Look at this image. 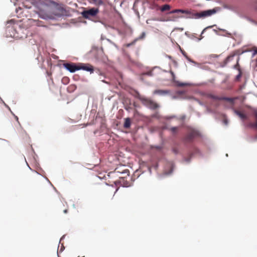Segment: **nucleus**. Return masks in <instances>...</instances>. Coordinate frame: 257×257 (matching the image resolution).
<instances>
[{
	"label": "nucleus",
	"instance_id": "nucleus-16",
	"mask_svg": "<svg viewBox=\"0 0 257 257\" xmlns=\"http://www.w3.org/2000/svg\"><path fill=\"white\" fill-rule=\"evenodd\" d=\"M171 9V6L169 5L166 4L163 5L161 8L160 10L162 12L169 11Z\"/></svg>",
	"mask_w": 257,
	"mask_h": 257
},
{
	"label": "nucleus",
	"instance_id": "nucleus-15",
	"mask_svg": "<svg viewBox=\"0 0 257 257\" xmlns=\"http://www.w3.org/2000/svg\"><path fill=\"white\" fill-rule=\"evenodd\" d=\"M254 115L255 118V121L254 122L250 123L249 126L252 127L257 128V111H255L254 112Z\"/></svg>",
	"mask_w": 257,
	"mask_h": 257
},
{
	"label": "nucleus",
	"instance_id": "nucleus-6",
	"mask_svg": "<svg viewBox=\"0 0 257 257\" xmlns=\"http://www.w3.org/2000/svg\"><path fill=\"white\" fill-rule=\"evenodd\" d=\"M244 51H242L241 50H237L235 51L234 52L233 54H230L229 55L224 61V66L226 65L230 61L233 60V57L235 55H240L243 53Z\"/></svg>",
	"mask_w": 257,
	"mask_h": 257
},
{
	"label": "nucleus",
	"instance_id": "nucleus-25",
	"mask_svg": "<svg viewBox=\"0 0 257 257\" xmlns=\"http://www.w3.org/2000/svg\"><path fill=\"white\" fill-rule=\"evenodd\" d=\"M63 212H64V213H67V212H68V210H67V209H65V210L63 211Z\"/></svg>",
	"mask_w": 257,
	"mask_h": 257
},
{
	"label": "nucleus",
	"instance_id": "nucleus-10",
	"mask_svg": "<svg viewBox=\"0 0 257 257\" xmlns=\"http://www.w3.org/2000/svg\"><path fill=\"white\" fill-rule=\"evenodd\" d=\"M115 173H119V174H125V176L122 177V178H124L126 176L129 175V170L128 169H122L121 167H117L114 170Z\"/></svg>",
	"mask_w": 257,
	"mask_h": 257
},
{
	"label": "nucleus",
	"instance_id": "nucleus-28",
	"mask_svg": "<svg viewBox=\"0 0 257 257\" xmlns=\"http://www.w3.org/2000/svg\"><path fill=\"white\" fill-rule=\"evenodd\" d=\"M65 80H67V78H63V80L64 81Z\"/></svg>",
	"mask_w": 257,
	"mask_h": 257
},
{
	"label": "nucleus",
	"instance_id": "nucleus-24",
	"mask_svg": "<svg viewBox=\"0 0 257 257\" xmlns=\"http://www.w3.org/2000/svg\"><path fill=\"white\" fill-rule=\"evenodd\" d=\"M257 54V49H255L254 51L253 55H256Z\"/></svg>",
	"mask_w": 257,
	"mask_h": 257
},
{
	"label": "nucleus",
	"instance_id": "nucleus-2",
	"mask_svg": "<svg viewBox=\"0 0 257 257\" xmlns=\"http://www.w3.org/2000/svg\"><path fill=\"white\" fill-rule=\"evenodd\" d=\"M99 13L98 8H93L84 11L82 13V16L86 19H90L95 17Z\"/></svg>",
	"mask_w": 257,
	"mask_h": 257
},
{
	"label": "nucleus",
	"instance_id": "nucleus-1",
	"mask_svg": "<svg viewBox=\"0 0 257 257\" xmlns=\"http://www.w3.org/2000/svg\"><path fill=\"white\" fill-rule=\"evenodd\" d=\"M220 10V8L219 7H215L212 10L204 11L200 13H193L189 10L176 9L168 13L170 16L167 17L166 21H176L178 19L183 17L179 15L180 13L188 15V17L187 18H189L200 19L211 16Z\"/></svg>",
	"mask_w": 257,
	"mask_h": 257
},
{
	"label": "nucleus",
	"instance_id": "nucleus-18",
	"mask_svg": "<svg viewBox=\"0 0 257 257\" xmlns=\"http://www.w3.org/2000/svg\"><path fill=\"white\" fill-rule=\"evenodd\" d=\"M223 122L225 125L228 124V120L226 117H224Z\"/></svg>",
	"mask_w": 257,
	"mask_h": 257
},
{
	"label": "nucleus",
	"instance_id": "nucleus-20",
	"mask_svg": "<svg viewBox=\"0 0 257 257\" xmlns=\"http://www.w3.org/2000/svg\"><path fill=\"white\" fill-rule=\"evenodd\" d=\"M135 42H136V41H134V42H132V43H129V44H127L126 45V47H130V46H132V45H134V44H135Z\"/></svg>",
	"mask_w": 257,
	"mask_h": 257
},
{
	"label": "nucleus",
	"instance_id": "nucleus-7",
	"mask_svg": "<svg viewBox=\"0 0 257 257\" xmlns=\"http://www.w3.org/2000/svg\"><path fill=\"white\" fill-rule=\"evenodd\" d=\"M198 135V134L197 131L194 130H191L185 137V140L186 142H191L195 137L197 136Z\"/></svg>",
	"mask_w": 257,
	"mask_h": 257
},
{
	"label": "nucleus",
	"instance_id": "nucleus-11",
	"mask_svg": "<svg viewBox=\"0 0 257 257\" xmlns=\"http://www.w3.org/2000/svg\"><path fill=\"white\" fill-rule=\"evenodd\" d=\"M106 0H90V2L97 6L104 5Z\"/></svg>",
	"mask_w": 257,
	"mask_h": 257
},
{
	"label": "nucleus",
	"instance_id": "nucleus-26",
	"mask_svg": "<svg viewBox=\"0 0 257 257\" xmlns=\"http://www.w3.org/2000/svg\"><path fill=\"white\" fill-rule=\"evenodd\" d=\"M146 74L148 75H151V72H148V73H146Z\"/></svg>",
	"mask_w": 257,
	"mask_h": 257
},
{
	"label": "nucleus",
	"instance_id": "nucleus-19",
	"mask_svg": "<svg viewBox=\"0 0 257 257\" xmlns=\"http://www.w3.org/2000/svg\"><path fill=\"white\" fill-rule=\"evenodd\" d=\"M173 153L175 154H177L178 153V150L177 148H174L172 150Z\"/></svg>",
	"mask_w": 257,
	"mask_h": 257
},
{
	"label": "nucleus",
	"instance_id": "nucleus-9",
	"mask_svg": "<svg viewBox=\"0 0 257 257\" xmlns=\"http://www.w3.org/2000/svg\"><path fill=\"white\" fill-rule=\"evenodd\" d=\"M208 97L211 99L216 100H226V101H229L230 102H233L234 101V99L232 98L226 97H218V96H215V95H214L212 94H209L208 95Z\"/></svg>",
	"mask_w": 257,
	"mask_h": 257
},
{
	"label": "nucleus",
	"instance_id": "nucleus-8",
	"mask_svg": "<svg viewBox=\"0 0 257 257\" xmlns=\"http://www.w3.org/2000/svg\"><path fill=\"white\" fill-rule=\"evenodd\" d=\"M79 68H80V70L82 69L90 72L91 73H93L94 71L93 67L89 64L79 63Z\"/></svg>",
	"mask_w": 257,
	"mask_h": 257
},
{
	"label": "nucleus",
	"instance_id": "nucleus-23",
	"mask_svg": "<svg viewBox=\"0 0 257 257\" xmlns=\"http://www.w3.org/2000/svg\"><path fill=\"white\" fill-rule=\"evenodd\" d=\"M171 75H172V78H174V77H175V74H174V73H173V72L171 71Z\"/></svg>",
	"mask_w": 257,
	"mask_h": 257
},
{
	"label": "nucleus",
	"instance_id": "nucleus-30",
	"mask_svg": "<svg viewBox=\"0 0 257 257\" xmlns=\"http://www.w3.org/2000/svg\"><path fill=\"white\" fill-rule=\"evenodd\" d=\"M82 257H85V256H82Z\"/></svg>",
	"mask_w": 257,
	"mask_h": 257
},
{
	"label": "nucleus",
	"instance_id": "nucleus-29",
	"mask_svg": "<svg viewBox=\"0 0 257 257\" xmlns=\"http://www.w3.org/2000/svg\"><path fill=\"white\" fill-rule=\"evenodd\" d=\"M240 76V75H238L237 76V78H239V77Z\"/></svg>",
	"mask_w": 257,
	"mask_h": 257
},
{
	"label": "nucleus",
	"instance_id": "nucleus-3",
	"mask_svg": "<svg viewBox=\"0 0 257 257\" xmlns=\"http://www.w3.org/2000/svg\"><path fill=\"white\" fill-rule=\"evenodd\" d=\"M139 99L144 105L152 109H156L159 107V105L157 103L151 99L143 97H140Z\"/></svg>",
	"mask_w": 257,
	"mask_h": 257
},
{
	"label": "nucleus",
	"instance_id": "nucleus-12",
	"mask_svg": "<svg viewBox=\"0 0 257 257\" xmlns=\"http://www.w3.org/2000/svg\"><path fill=\"white\" fill-rule=\"evenodd\" d=\"M234 113L237 115L241 119H245L246 118V115L242 113L241 111L237 110H234Z\"/></svg>",
	"mask_w": 257,
	"mask_h": 257
},
{
	"label": "nucleus",
	"instance_id": "nucleus-14",
	"mask_svg": "<svg viewBox=\"0 0 257 257\" xmlns=\"http://www.w3.org/2000/svg\"><path fill=\"white\" fill-rule=\"evenodd\" d=\"M169 93V91L165 90H156L154 91V94L165 95Z\"/></svg>",
	"mask_w": 257,
	"mask_h": 257
},
{
	"label": "nucleus",
	"instance_id": "nucleus-22",
	"mask_svg": "<svg viewBox=\"0 0 257 257\" xmlns=\"http://www.w3.org/2000/svg\"><path fill=\"white\" fill-rule=\"evenodd\" d=\"M210 56L213 58H217L218 57V55L216 54H212L210 55Z\"/></svg>",
	"mask_w": 257,
	"mask_h": 257
},
{
	"label": "nucleus",
	"instance_id": "nucleus-27",
	"mask_svg": "<svg viewBox=\"0 0 257 257\" xmlns=\"http://www.w3.org/2000/svg\"><path fill=\"white\" fill-rule=\"evenodd\" d=\"M16 119L18 121V117L17 116H15Z\"/></svg>",
	"mask_w": 257,
	"mask_h": 257
},
{
	"label": "nucleus",
	"instance_id": "nucleus-4",
	"mask_svg": "<svg viewBox=\"0 0 257 257\" xmlns=\"http://www.w3.org/2000/svg\"><path fill=\"white\" fill-rule=\"evenodd\" d=\"M65 10L60 5L56 4L55 7L52 9V13L55 16L61 17L64 14Z\"/></svg>",
	"mask_w": 257,
	"mask_h": 257
},
{
	"label": "nucleus",
	"instance_id": "nucleus-21",
	"mask_svg": "<svg viewBox=\"0 0 257 257\" xmlns=\"http://www.w3.org/2000/svg\"><path fill=\"white\" fill-rule=\"evenodd\" d=\"M239 59V58L238 57V59H237V64L235 65H234V68H237V67L239 66V64H238Z\"/></svg>",
	"mask_w": 257,
	"mask_h": 257
},
{
	"label": "nucleus",
	"instance_id": "nucleus-5",
	"mask_svg": "<svg viewBox=\"0 0 257 257\" xmlns=\"http://www.w3.org/2000/svg\"><path fill=\"white\" fill-rule=\"evenodd\" d=\"M64 67L68 71H69L71 73H73L77 70H80L79 64L78 65H76L75 63H64L63 64Z\"/></svg>",
	"mask_w": 257,
	"mask_h": 257
},
{
	"label": "nucleus",
	"instance_id": "nucleus-13",
	"mask_svg": "<svg viewBox=\"0 0 257 257\" xmlns=\"http://www.w3.org/2000/svg\"><path fill=\"white\" fill-rule=\"evenodd\" d=\"M131 124V119L128 117L125 118L123 127L125 128H128L130 127Z\"/></svg>",
	"mask_w": 257,
	"mask_h": 257
},
{
	"label": "nucleus",
	"instance_id": "nucleus-17",
	"mask_svg": "<svg viewBox=\"0 0 257 257\" xmlns=\"http://www.w3.org/2000/svg\"><path fill=\"white\" fill-rule=\"evenodd\" d=\"M178 128V127L175 126L171 127L170 130L173 133L175 134L177 132Z\"/></svg>",
	"mask_w": 257,
	"mask_h": 257
}]
</instances>
